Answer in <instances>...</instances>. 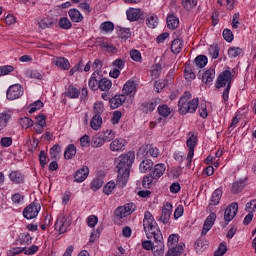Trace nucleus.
<instances>
[{"instance_id": "obj_5", "label": "nucleus", "mask_w": 256, "mask_h": 256, "mask_svg": "<svg viewBox=\"0 0 256 256\" xmlns=\"http://www.w3.org/2000/svg\"><path fill=\"white\" fill-rule=\"evenodd\" d=\"M237 211H239V204L237 202L231 203L224 212V221L226 222L222 227L225 229L227 225H229L230 221L235 219V215H237Z\"/></svg>"}, {"instance_id": "obj_32", "label": "nucleus", "mask_w": 256, "mask_h": 256, "mask_svg": "<svg viewBox=\"0 0 256 256\" xmlns=\"http://www.w3.org/2000/svg\"><path fill=\"white\" fill-rule=\"evenodd\" d=\"M65 95L66 97H70V99H77L81 95V91L77 87L70 85Z\"/></svg>"}, {"instance_id": "obj_59", "label": "nucleus", "mask_w": 256, "mask_h": 256, "mask_svg": "<svg viewBox=\"0 0 256 256\" xmlns=\"http://www.w3.org/2000/svg\"><path fill=\"white\" fill-rule=\"evenodd\" d=\"M186 145L188 149H195V145H197V136L192 134L186 141Z\"/></svg>"}, {"instance_id": "obj_40", "label": "nucleus", "mask_w": 256, "mask_h": 256, "mask_svg": "<svg viewBox=\"0 0 256 256\" xmlns=\"http://www.w3.org/2000/svg\"><path fill=\"white\" fill-rule=\"evenodd\" d=\"M58 25H59L60 29H64L66 31L71 29V27H73L71 20H69V18H67V17L60 18Z\"/></svg>"}, {"instance_id": "obj_55", "label": "nucleus", "mask_w": 256, "mask_h": 256, "mask_svg": "<svg viewBox=\"0 0 256 256\" xmlns=\"http://www.w3.org/2000/svg\"><path fill=\"white\" fill-rule=\"evenodd\" d=\"M45 104L41 100L35 101L33 104L30 105L29 113H35V111H39V109H43Z\"/></svg>"}, {"instance_id": "obj_62", "label": "nucleus", "mask_w": 256, "mask_h": 256, "mask_svg": "<svg viewBox=\"0 0 256 256\" xmlns=\"http://www.w3.org/2000/svg\"><path fill=\"white\" fill-rule=\"evenodd\" d=\"M21 253H25V247H14L9 250V256L21 255Z\"/></svg>"}, {"instance_id": "obj_26", "label": "nucleus", "mask_w": 256, "mask_h": 256, "mask_svg": "<svg viewBox=\"0 0 256 256\" xmlns=\"http://www.w3.org/2000/svg\"><path fill=\"white\" fill-rule=\"evenodd\" d=\"M217 219V214L211 212L210 215L205 219L203 227L206 230H211L213 225H215V220Z\"/></svg>"}, {"instance_id": "obj_1", "label": "nucleus", "mask_w": 256, "mask_h": 256, "mask_svg": "<svg viewBox=\"0 0 256 256\" xmlns=\"http://www.w3.org/2000/svg\"><path fill=\"white\" fill-rule=\"evenodd\" d=\"M143 227L146 233L147 239H154L153 243L150 240H145L142 242V247L146 251H154L155 256H163V248L165 244H163V233L161 230L157 228V222L153 217L151 212L146 211L143 219Z\"/></svg>"}, {"instance_id": "obj_18", "label": "nucleus", "mask_w": 256, "mask_h": 256, "mask_svg": "<svg viewBox=\"0 0 256 256\" xmlns=\"http://www.w3.org/2000/svg\"><path fill=\"white\" fill-rule=\"evenodd\" d=\"M68 15L73 23H81V21L84 19L83 14H81V12L75 8L70 9L68 11Z\"/></svg>"}, {"instance_id": "obj_27", "label": "nucleus", "mask_w": 256, "mask_h": 256, "mask_svg": "<svg viewBox=\"0 0 256 256\" xmlns=\"http://www.w3.org/2000/svg\"><path fill=\"white\" fill-rule=\"evenodd\" d=\"M90 144L94 148L103 147L105 145V139H103V135L97 134L92 137Z\"/></svg>"}, {"instance_id": "obj_15", "label": "nucleus", "mask_w": 256, "mask_h": 256, "mask_svg": "<svg viewBox=\"0 0 256 256\" xmlns=\"http://www.w3.org/2000/svg\"><path fill=\"white\" fill-rule=\"evenodd\" d=\"M127 97L125 94L122 95H115L114 97L110 98L109 105L111 109H119L123 105V102L126 101Z\"/></svg>"}, {"instance_id": "obj_16", "label": "nucleus", "mask_w": 256, "mask_h": 256, "mask_svg": "<svg viewBox=\"0 0 256 256\" xmlns=\"http://www.w3.org/2000/svg\"><path fill=\"white\" fill-rule=\"evenodd\" d=\"M101 79V72L94 71L92 76L90 77V80L88 82L89 88L92 91H97L99 89V81Z\"/></svg>"}, {"instance_id": "obj_64", "label": "nucleus", "mask_w": 256, "mask_h": 256, "mask_svg": "<svg viewBox=\"0 0 256 256\" xmlns=\"http://www.w3.org/2000/svg\"><path fill=\"white\" fill-rule=\"evenodd\" d=\"M162 69L163 68L161 67L160 63L156 64L154 69L151 71L152 77H154V79H159V75H161Z\"/></svg>"}, {"instance_id": "obj_60", "label": "nucleus", "mask_w": 256, "mask_h": 256, "mask_svg": "<svg viewBox=\"0 0 256 256\" xmlns=\"http://www.w3.org/2000/svg\"><path fill=\"white\" fill-rule=\"evenodd\" d=\"M93 111H94L95 115H99V116L103 115V111H105L103 103L96 102L94 104Z\"/></svg>"}, {"instance_id": "obj_54", "label": "nucleus", "mask_w": 256, "mask_h": 256, "mask_svg": "<svg viewBox=\"0 0 256 256\" xmlns=\"http://www.w3.org/2000/svg\"><path fill=\"white\" fill-rule=\"evenodd\" d=\"M15 71V67L11 65H5L0 67V77H3L4 75H9V73H13Z\"/></svg>"}, {"instance_id": "obj_38", "label": "nucleus", "mask_w": 256, "mask_h": 256, "mask_svg": "<svg viewBox=\"0 0 256 256\" xmlns=\"http://www.w3.org/2000/svg\"><path fill=\"white\" fill-rule=\"evenodd\" d=\"M11 119V115L7 112L0 113V131H3L7 127V123Z\"/></svg>"}, {"instance_id": "obj_51", "label": "nucleus", "mask_w": 256, "mask_h": 256, "mask_svg": "<svg viewBox=\"0 0 256 256\" xmlns=\"http://www.w3.org/2000/svg\"><path fill=\"white\" fill-rule=\"evenodd\" d=\"M33 238L29 234H20V245H31Z\"/></svg>"}, {"instance_id": "obj_11", "label": "nucleus", "mask_w": 256, "mask_h": 256, "mask_svg": "<svg viewBox=\"0 0 256 256\" xmlns=\"http://www.w3.org/2000/svg\"><path fill=\"white\" fill-rule=\"evenodd\" d=\"M171 213H173V205L167 202L162 209V215L159 218V221L164 223V225H167V223H169V220L171 219Z\"/></svg>"}, {"instance_id": "obj_63", "label": "nucleus", "mask_w": 256, "mask_h": 256, "mask_svg": "<svg viewBox=\"0 0 256 256\" xmlns=\"http://www.w3.org/2000/svg\"><path fill=\"white\" fill-rule=\"evenodd\" d=\"M122 208L124 209L126 215H131V213H133L135 211V209L137 208V206H135L134 203H127L126 205L122 206Z\"/></svg>"}, {"instance_id": "obj_41", "label": "nucleus", "mask_w": 256, "mask_h": 256, "mask_svg": "<svg viewBox=\"0 0 256 256\" xmlns=\"http://www.w3.org/2000/svg\"><path fill=\"white\" fill-rule=\"evenodd\" d=\"M146 25L149 29H155L159 25V18L155 15H152L146 19Z\"/></svg>"}, {"instance_id": "obj_9", "label": "nucleus", "mask_w": 256, "mask_h": 256, "mask_svg": "<svg viewBox=\"0 0 256 256\" xmlns=\"http://www.w3.org/2000/svg\"><path fill=\"white\" fill-rule=\"evenodd\" d=\"M128 21H139V19H145V12L141 11V9L130 8L126 11Z\"/></svg>"}, {"instance_id": "obj_33", "label": "nucleus", "mask_w": 256, "mask_h": 256, "mask_svg": "<svg viewBox=\"0 0 256 256\" xmlns=\"http://www.w3.org/2000/svg\"><path fill=\"white\" fill-rule=\"evenodd\" d=\"M9 178L13 183H23V181L25 180V177L23 176V174H21V172L19 171H12L9 174Z\"/></svg>"}, {"instance_id": "obj_28", "label": "nucleus", "mask_w": 256, "mask_h": 256, "mask_svg": "<svg viewBox=\"0 0 256 256\" xmlns=\"http://www.w3.org/2000/svg\"><path fill=\"white\" fill-rule=\"evenodd\" d=\"M77 155V147L75 144H69L64 152V158L69 160Z\"/></svg>"}, {"instance_id": "obj_23", "label": "nucleus", "mask_w": 256, "mask_h": 256, "mask_svg": "<svg viewBox=\"0 0 256 256\" xmlns=\"http://www.w3.org/2000/svg\"><path fill=\"white\" fill-rule=\"evenodd\" d=\"M184 249L185 243H180L178 246L170 248L165 256H179L183 253Z\"/></svg>"}, {"instance_id": "obj_8", "label": "nucleus", "mask_w": 256, "mask_h": 256, "mask_svg": "<svg viewBox=\"0 0 256 256\" xmlns=\"http://www.w3.org/2000/svg\"><path fill=\"white\" fill-rule=\"evenodd\" d=\"M138 153L139 155H144V157H147L148 155H150L151 157H159V149L151 144L142 145L139 148Z\"/></svg>"}, {"instance_id": "obj_61", "label": "nucleus", "mask_w": 256, "mask_h": 256, "mask_svg": "<svg viewBox=\"0 0 256 256\" xmlns=\"http://www.w3.org/2000/svg\"><path fill=\"white\" fill-rule=\"evenodd\" d=\"M227 253V244L221 243L218 249L214 252V256H223Z\"/></svg>"}, {"instance_id": "obj_48", "label": "nucleus", "mask_w": 256, "mask_h": 256, "mask_svg": "<svg viewBox=\"0 0 256 256\" xmlns=\"http://www.w3.org/2000/svg\"><path fill=\"white\" fill-rule=\"evenodd\" d=\"M103 187V179L102 178H94L91 182L92 191H99Z\"/></svg>"}, {"instance_id": "obj_17", "label": "nucleus", "mask_w": 256, "mask_h": 256, "mask_svg": "<svg viewBox=\"0 0 256 256\" xmlns=\"http://www.w3.org/2000/svg\"><path fill=\"white\" fill-rule=\"evenodd\" d=\"M165 164H156L154 166V169L150 172L151 179H159L160 177H163V174L165 173Z\"/></svg>"}, {"instance_id": "obj_21", "label": "nucleus", "mask_w": 256, "mask_h": 256, "mask_svg": "<svg viewBox=\"0 0 256 256\" xmlns=\"http://www.w3.org/2000/svg\"><path fill=\"white\" fill-rule=\"evenodd\" d=\"M213 79H215V70L213 68L206 70L202 75V81L203 83H206V85H211Z\"/></svg>"}, {"instance_id": "obj_36", "label": "nucleus", "mask_w": 256, "mask_h": 256, "mask_svg": "<svg viewBox=\"0 0 256 256\" xmlns=\"http://www.w3.org/2000/svg\"><path fill=\"white\" fill-rule=\"evenodd\" d=\"M155 107H157V105L155 104V102H143L141 104V111L142 113H151L153 111H155Z\"/></svg>"}, {"instance_id": "obj_3", "label": "nucleus", "mask_w": 256, "mask_h": 256, "mask_svg": "<svg viewBox=\"0 0 256 256\" xmlns=\"http://www.w3.org/2000/svg\"><path fill=\"white\" fill-rule=\"evenodd\" d=\"M191 99V92L185 91L178 101V113L187 115V113H195L199 107V98Z\"/></svg>"}, {"instance_id": "obj_44", "label": "nucleus", "mask_w": 256, "mask_h": 256, "mask_svg": "<svg viewBox=\"0 0 256 256\" xmlns=\"http://www.w3.org/2000/svg\"><path fill=\"white\" fill-rule=\"evenodd\" d=\"M25 75L28 79H38L40 81L43 79V75H41L37 70H27Z\"/></svg>"}, {"instance_id": "obj_19", "label": "nucleus", "mask_w": 256, "mask_h": 256, "mask_svg": "<svg viewBox=\"0 0 256 256\" xmlns=\"http://www.w3.org/2000/svg\"><path fill=\"white\" fill-rule=\"evenodd\" d=\"M122 91L125 95H131V93H135V91H137V83H135L133 80H128L124 84Z\"/></svg>"}, {"instance_id": "obj_30", "label": "nucleus", "mask_w": 256, "mask_h": 256, "mask_svg": "<svg viewBox=\"0 0 256 256\" xmlns=\"http://www.w3.org/2000/svg\"><path fill=\"white\" fill-rule=\"evenodd\" d=\"M56 67H59L60 69H63L64 71H68V69L71 68V64L69 63V60L67 58H57L55 62Z\"/></svg>"}, {"instance_id": "obj_49", "label": "nucleus", "mask_w": 256, "mask_h": 256, "mask_svg": "<svg viewBox=\"0 0 256 256\" xmlns=\"http://www.w3.org/2000/svg\"><path fill=\"white\" fill-rule=\"evenodd\" d=\"M184 77L186 81H193V79H196L197 75L195 72H193V69L191 67H186L184 69Z\"/></svg>"}, {"instance_id": "obj_31", "label": "nucleus", "mask_w": 256, "mask_h": 256, "mask_svg": "<svg viewBox=\"0 0 256 256\" xmlns=\"http://www.w3.org/2000/svg\"><path fill=\"white\" fill-rule=\"evenodd\" d=\"M221 197H223V191L218 188L212 193V197L210 199V205H219V202L221 201Z\"/></svg>"}, {"instance_id": "obj_46", "label": "nucleus", "mask_w": 256, "mask_h": 256, "mask_svg": "<svg viewBox=\"0 0 256 256\" xmlns=\"http://www.w3.org/2000/svg\"><path fill=\"white\" fill-rule=\"evenodd\" d=\"M19 124L22 129H29V127H33V120L29 117L20 118Z\"/></svg>"}, {"instance_id": "obj_34", "label": "nucleus", "mask_w": 256, "mask_h": 256, "mask_svg": "<svg viewBox=\"0 0 256 256\" xmlns=\"http://www.w3.org/2000/svg\"><path fill=\"white\" fill-rule=\"evenodd\" d=\"M139 169L141 173H147V171H151V169H153V161L150 159L143 160L139 165Z\"/></svg>"}, {"instance_id": "obj_13", "label": "nucleus", "mask_w": 256, "mask_h": 256, "mask_svg": "<svg viewBox=\"0 0 256 256\" xmlns=\"http://www.w3.org/2000/svg\"><path fill=\"white\" fill-rule=\"evenodd\" d=\"M245 187H247V178H242L232 183L230 191L234 195H237L241 193Z\"/></svg>"}, {"instance_id": "obj_12", "label": "nucleus", "mask_w": 256, "mask_h": 256, "mask_svg": "<svg viewBox=\"0 0 256 256\" xmlns=\"http://www.w3.org/2000/svg\"><path fill=\"white\" fill-rule=\"evenodd\" d=\"M89 177V167L83 166L74 173V182L83 183Z\"/></svg>"}, {"instance_id": "obj_39", "label": "nucleus", "mask_w": 256, "mask_h": 256, "mask_svg": "<svg viewBox=\"0 0 256 256\" xmlns=\"http://www.w3.org/2000/svg\"><path fill=\"white\" fill-rule=\"evenodd\" d=\"M194 63L196 65V67H199V69H203V67H205L208 63V59L207 56L205 55H198L195 60Z\"/></svg>"}, {"instance_id": "obj_35", "label": "nucleus", "mask_w": 256, "mask_h": 256, "mask_svg": "<svg viewBox=\"0 0 256 256\" xmlns=\"http://www.w3.org/2000/svg\"><path fill=\"white\" fill-rule=\"evenodd\" d=\"M90 125L94 131L99 130L101 125H103V118H101L99 115H94L90 121Z\"/></svg>"}, {"instance_id": "obj_57", "label": "nucleus", "mask_w": 256, "mask_h": 256, "mask_svg": "<svg viewBox=\"0 0 256 256\" xmlns=\"http://www.w3.org/2000/svg\"><path fill=\"white\" fill-rule=\"evenodd\" d=\"M102 139H104V142L109 143V141H113L115 139V133L113 130H106L103 132Z\"/></svg>"}, {"instance_id": "obj_43", "label": "nucleus", "mask_w": 256, "mask_h": 256, "mask_svg": "<svg viewBox=\"0 0 256 256\" xmlns=\"http://www.w3.org/2000/svg\"><path fill=\"white\" fill-rule=\"evenodd\" d=\"M182 7L186 11H191V9L197 7V0H182Z\"/></svg>"}, {"instance_id": "obj_24", "label": "nucleus", "mask_w": 256, "mask_h": 256, "mask_svg": "<svg viewBox=\"0 0 256 256\" xmlns=\"http://www.w3.org/2000/svg\"><path fill=\"white\" fill-rule=\"evenodd\" d=\"M168 29L175 30L179 27V18L177 16L170 14L166 19Z\"/></svg>"}, {"instance_id": "obj_42", "label": "nucleus", "mask_w": 256, "mask_h": 256, "mask_svg": "<svg viewBox=\"0 0 256 256\" xmlns=\"http://www.w3.org/2000/svg\"><path fill=\"white\" fill-rule=\"evenodd\" d=\"M116 186L119 187V185H117V180L116 183L114 181H110L104 186L103 192L105 195H111Z\"/></svg>"}, {"instance_id": "obj_58", "label": "nucleus", "mask_w": 256, "mask_h": 256, "mask_svg": "<svg viewBox=\"0 0 256 256\" xmlns=\"http://www.w3.org/2000/svg\"><path fill=\"white\" fill-rule=\"evenodd\" d=\"M152 185L153 178H151V174H149L148 176H144L142 180V186L144 187V189H151Z\"/></svg>"}, {"instance_id": "obj_4", "label": "nucleus", "mask_w": 256, "mask_h": 256, "mask_svg": "<svg viewBox=\"0 0 256 256\" xmlns=\"http://www.w3.org/2000/svg\"><path fill=\"white\" fill-rule=\"evenodd\" d=\"M232 79L233 73H231V71L229 70H224L222 73L219 74L215 83L216 89L226 87L222 94L223 101L225 102L229 101V92L231 91Z\"/></svg>"}, {"instance_id": "obj_25", "label": "nucleus", "mask_w": 256, "mask_h": 256, "mask_svg": "<svg viewBox=\"0 0 256 256\" xmlns=\"http://www.w3.org/2000/svg\"><path fill=\"white\" fill-rule=\"evenodd\" d=\"M57 22L55 20H53L52 18H48V17H44L41 18L38 21V25L40 27V29H49V27H53V25H55Z\"/></svg>"}, {"instance_id": "obj_29", "label": "nucleus", "mask_w": 256, "mask_h": 256, "mask_svg": "<svg viewBox=\"0 0 256 256\" xmlns=\"http://www.w3.org/2000/svg\"><path fill=\"white\" fill-rule=\"evenodd\" d=\"M113 83L111 82V80L107 79V78H101L100 76V80L98 83V89H100V91H109V89H111Z\"/></svg>"}, {"instance_id": "obj_2", "label": "nucleus", "mask_w": 256, "mask_h": 256, "mask_svg": "<svg viewBox=\"0 0 256 256\" xmlns=\"http://www.w3.org/2000/svg\"><path fill=\"white\" fill-rule=\"evenodd\" d=\"M117 168V185L120 189H123L129 181V175H131V167L135 163V151H129L120 155L116 159Z\"/></svg>"}, {"instance_id": "obj_10", "label": "nucleus", "mask_w": 256, "mask_h": 256, "mask_svg": "<svg viewBox=\"0 0 256 256\" xmlns=\"http://www.w3.org/2000/svg\"><path fill=\"white\" fill-rule=\"evenodd\" d=\"M71 225L65 216H59L54 225V229L58 231L60 234L67 233V228Z\"/></svg>"}, {"instance_id": "obj_52", "label": "nucleus", "mask_w": 256, "mask_h": 256, "mask_svg": "<svg viewBox=\"0 0 256 256\" xmlns=\"http://www.w3.org/2000/svg\"><path fill=\"white\" fill-rule=\"evenodd\" d=\"M158 113L161 117H169L171 115V109L167 105H162L158 107Z\"/></svg>"}, {"instance_id": "obj_37", "label": "nucleus", "mask_w": 256, "mask_h": 256, "mask_svg": "<svg viewBox=\"0 0 256 256\" xmlns=\"http://www.w3.org/2000/svg\"><path fill=\"white\" fill-rule=\"evenodd\" d=\"M50 159L53 161H57V157L61 155V145L55 144L52 148L49 150Z\"/></svg>"}, {"instance_id": "obj_47", "label": "nucleus", "mask_w": 256, "mask_h": 256, "mask_svg": "<svg viewBox=\"0 0 256 256\" xmlns=\"http://www.w3.org/2000/svg\"><path fill=\"white\" fill-rule=\"evenodd\" d=\"M208 51L212 59H217L219 57V52L221 51V48L219 47V45L214 44L209 47Z\"/></svg>"}, {"instance_id": "obj_22", "label": "nucleus", "mask_w": 256, "mask_h": 256, "mask_svg": "<svg viewBox=\"0 0 256 256\" xmlns=\"http://www.w3.org/2000/svg\"><path fill=\"white\" fill-rule=\"evenodd\" d=\"M183 51V40L177 38L172 41L171 44V52L174 53V55H179Z\"/></svg>"}, {"instance_id": "obj_50", "label": "nucleus", "mask_w": 256, "mask_h": 256, "mask_svg": "<svg viewBox=\"0 0 256 256\" xmlns=\"http://www.w3.org/2000/svg\"><path fill=\"white\" fill-rule=\"evenodd\" d=\"M243 53V49L240 47H230L228 49V56L231 58L239 57Z\"/></svg>"}, {"instance_id": "obj_6", "label": "nucleus", "mask_w": 256, "mask_h": 256, "mask_svg": "<svg viewBox=\"0 0 256 256\" xmlns=\"http://www.w3.org/2000/svg\"><path fill=\"white\" fill-rule=\"evenodd\" d=\"M23 93V86H21L20 84H14L8 88L6 92V97L8 101H15V99L23 97Z\"/></svg>"}, {"instance_id": "obj_14", "label": "nucleus", "mask_w": 256, "mask_h": 256, "mask_svg": "<svg viewBox=\"0 0 256 256\" xmlns=\"http://www.w3.org/2000/svg\"><path fill=\"white\" fill-rule=\"evenodd\" d=\"M125 147H127V140L123 138L115 139L110 143V150L112 151H125Z\"/></svg>"}, {"instance_id": "obj_53", "label": "nucleus", "mask_w": 256, "mask_h": 256, "mask_svg": "<svg viewBox=\"0 0 256 256\" xmlns=\"http://www.w3.org/2000/svg\"><path fill=\"white\" fill-rule=\"evenodd\" d=\"M222 36H223V39L227 41V43L233 42L234 36H233V32L230 29H227V28L224 29L222 32Z\"/></svg>"}, {"instance_id": "obj_56", "label": "nucleus", "mask_w": 256, "mask_h": 256, "mask_svg": "<svg viewBox=\"0 0 256 256\" xmlns=\"http://www.w3.org/2000/svg\"><path fill=\"white\" fill-rule=\"evenodd\" d=\"M165 87H167L166 80L155 81V83H154V89H155L156 93H161V91H163V89H165Z\"/></svg>"}, {"instance_id": "obj_20", "label": "nucleus", "mask_w": 256, "mask_h": 256, "mask_svg": "<svg viewBox=\"0 0 256 256\" xmlns=\"http://www.w3.org/2000/svg\"><path fill=\"white\" fill-rule=\"evenodd\" d=\"M207 247H209V241L203 238L197 239L194 244V249L196 253H203L204 249H206Z\"/></svg>"}, {"instance_id": "obj_7", "label": "nucleus", "mask_w": 256, "mask_h": 256, "mask_svg": "<svg viewBox=\"0 0 256 256\" xmlns=\"http://www.w3.org/2000/svg\"><path fill=\"white\" fill-rule=\"evenodd\" d=\"M39 211H41V205L39 203L32 202L23 210V216L25 219H35L37 215H39Z\"/></svg>"}, {"instance_id": "obj_45", "label": "nucleus", "mask_w": 256, "mask_h": 256, "mask_svg": "<svg viewBox=\"0 0 256 256\" xmlns=\"http://www.w3.org/2000/svg\"><path fill=\"white\" fill-rule=\"evenodd\" d=\"M100 29L105 33H111L115 29V24L111 21H106L100 25Z\"/></svg>"}]
</instances>
